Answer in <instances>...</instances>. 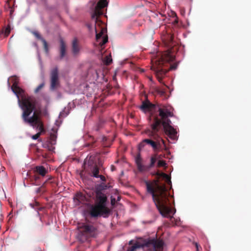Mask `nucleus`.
Listing matches in <instances>:
<instances>
[{"label":"nucleus","mask_w":251,"mask_h":251,"mask_svg":"<svg viewBox=\"0 0 251 251\" xmlns=\"http://www.w3.org/2000/svg\"><path fill=\"white\" fill-rule=\"evenodd\" d=\"M108 42L107 36H104L102 38V41L100 42V45L102 47L104 44Z\"/></svg>","instance_id":"obj_25"},{"label":"nucleus","mask_w":251,"mask_h":251,"mask_svg":"<svg viewBox=\"0 0 251 251\" xmlns=\"http://www.w3.org/2000/svg\"><path fill=\"white\" fill-rule=\"evenodd\" d=\"M60 57L61 59H62L66 54V45L65 42L63 41L62 39H60Z\"/></svg>","instance_id":"obj_17"},{"label":"nucleus","mask_w":251,"mask_h":251,"mask_svg":"<svg viewBox=\"0 0 251 251\" xmlns=\"http://www.w3.org/2000/svg\"><path fill=\"white\" fill-rule=\"evenodd\" d=\"M155 107V105L151 103L146 98V100L142 101V104L139 106L140 109L144 113L150 112Z\"/></svg>","instance_id":"obj_11"},{"label":"nucleus","mask_w":251,"mask_h":251,"mask_svg":"<svg viewBox=\"0 0 251 251\" xmlns=\"http://www.w3.org/2000/svg\"><path fill=\"white\" fill-rule=\"evenodd\" d=\"M45 85V84L44 83H42L41 84H40L34 90V92L35 93H38L42 88H43V87Z\"/></svg>","instance_id":"obj_26"},{"label":"nucleus","mask_w":251,"mask_h":251,"mask_svg":"<svg viewBox=\"0 0 251 251\" xmlns=\"http://www.w3.org/2000/svg\"><path fill=\"white\" fill-rule=\"evenodd\" d=\"M195 246H196V248L197 249V251H199V244L197 243H195Z\"/></svg>","instance_id":"obj_35"},{"label":"nucleus","mask_w":251,"mask_h":251,"mask_svg":"<svg viewBox=\"0 0 251 251\" xmlns=\"http://www.w3.org/2000/svg\"><path fill=\"white\" fill-rule=\"evenodd\" d=\"M50 89L52 91L56 89L60 86L59 71L57 67L52 68L50 72Z\"/></svg>","instance_id":"obj_10"},{"label":"nucleus","mask_w":251,"mask_h":251,"mask_svg":"<svg viewBox=\"0 0 251 251\" xmlns=\"http://www.w3.org/2000/svg\"><path fill=\"white\" fill-rule=\"evenodd\" d=\"M111 203L112 205H114L115 203V199H112L111 201Z\"/></svg>","instance_id":"obj_33"},{"label":"nucleus","mask_w":251,"mask_h":251,"mask_svg":"<svg viewBox=\"0 0 251 251\" xmlns=\"http://www.w3.org/2000/svg\"><path fill=\"white\" fill-rule=\"evenodd\" d=\"M10 29L8 28H6L5 30V33L7 35L10 33Z\"/></svg>","instance_id":"obj_34"},{"label":"nucleus","mask_w":251,"mask_h":251,"mask_svg":"<svg viewBox=\"0 0 251 251\" xmlns=\"http://www.w3.org/2000/svg\"><path fill=\"white\" fill-rule=\"evenodd\" d=\"M36 103V101L31 103H28L27 105L25 103L24 107L22 108L23 111L22 118L25 123L29 124L34 128L38 129L39 132L38 133H40L41 135L42 133L45 132V129H44L43 123L40 118V112L35 111L32 116L29 117V116L35 109Z\"/></svg>","instance_id":"obj_3"},{"label":"nucleus","mask_w":251,"mask_h":251,"mask_svg":"<svg viewBox=\"0 0 251 251\" xmlns=\"http://www.w3.org/2000/svg\"><path fill=\"white\" fill-rule=\"evenodd\" d=\"M82 198V196L80 194H78L77 195H76L75 196V197L74 198V200H77L78 201H80V198Z\"/></svg>","instance_id":"obj_30"},{"label":"nucleus","mask_w":251,"mask_h":251,"mask_svg":"<svg viewBox=\"0 0 251 251\" xmlns=\"http://www.w3.org/2000/svg\"><path fill=\"white\" fill-rule=\"evenodd\" d=\"M111 169H112V171H114V166H112Z\"/></svg>","instance_id":"obj_38"},{"label":"nucleus","mask_w":251,"mask_h":251,"mask_svg":"<svg viewBox=\"0 0 251 251\" xmlns=\"http://www.w3.org/2000/svg\"><path fill=\"white\" fill-rule=\"evenodd\" d=\"M7 83H8V85L9 86H10V82H9V79H8V80Z\"/></svg>","instance_id":"obj_37"},{"label":"nucleus","mask_w":251,"mask_h":251,"mask_svg":"<svg viewBox=\"0 0 251 251\" xmlns=\"http://www.w3.org/2000/svg\"><path fill=\"white\" fill-rule=\"evenodd\" d=\"M94 201V204H89L88 206V212L90 217L94 218L108 217L110 210L107 206V198L105 194L100 190L97 189Z\"/></svg>","instance_id":"obj_2"},{"label":"nucleus","mask_w":251,"mask_h":251,"mask_svg":"<svg viewBox=\"0 0 251 251\" xmlns=\"http://www.w3.org/2000/svg\"><path fill=\"white\" fill-rule=\"evenodd\" d=\"M107 0H100L92 14L91 17L95 22L96 39L97 42L101 39L106 29L102 26L103 23L100 19V17L103 14L102 9L107 6Z\"/></svg>","instance_id":"obj_6"},{"label":"nucleus","mask_w":251,"mask_h":251,"mask_svg":"<svg viewBox=\"0 0 251 251\" xmlns=\"http://www.w3.org/2000/svg\"><path fill=\"white\" fill-rule=\"evenodd\" d=\"M161 149L160 150H157V151H161L163 150L165 151H167L168 149L166 146L165 141L163 139V143H160Z\"/></svg>","instance_id":"obj_21"},{"label":"nucleus","mask_w":251,"mask_h":251,"mask_svg":"<svg viewBox=\"0 0 251 251\" xmlns=\"http://www.w3.org/2000/svg\"><path fill=\"white\" fill-rule=\"evenodd\" d=\"M152 175L156 176L158 177L151 181H145L147 192L151 195L152 200L160 214L163 217L172 219L176 210L172 209L168 205L170 194L166 185L160 183L159 180V177H162L168 182L171 183L170 177L166 174L159 171L152 173Z\"/></svg>","instance_id":"obj_1"},{"label":"nucleus","mask_w":251,"mask_h":251,"mask_svg":"<svg viewBox=\"0 0 251 251\" xmlns=\"http://www.w3.org/2000/svg\"><path fill=\"white\" fill-rule=\"evenodd\" d=\"M159 116L160 117L161 125L163 126L164 132L169 137L175 140L177 138V132L171 125V121L168 119L173 116V113L170 111L167 108L164 107L159 108L158 109Z\"/></svg>","instance_id":"obj_7"},{"label":"nucleus","mask_w":251,"mask_h":251,"mask_svg":"<svg viewBox=\"0 0 251 251\" xmlns=\"http://www.w3.org/2000/svg\"><path fill=\"white\" fill-rule=\"evenodd\" d=\"M35 203H36V206H39V203L38 202H36Z\"/></svg>","instance_id":"obj_39"},{"label":"nucleus","mask_w":251,"mask_h":251,"mask_svg":"<svg viewBox=\"0 0 251 251\" xmlns=\"http://www.w3.org/2000/svg\"><path fill=\"white\" fill-rule=\"evenodd\" d=\"M11 80L13 83L11 89L16 95L19 105L21 109L24 107L25 103L27 105L28 103H31L36 101L35 98L27 96L25 91L18 86L19 79L18 77L12 76L11 77Z\"/></svg>","instance_id":"obj_8"},{"label":"nucleus","mask_w":251,"mask_h":251,"mask_svg":"<svg viewBox=\"0 0 251 251\" xmlns=\"http://www.w3.org/2000/svg\"><path fill=\"white\" fill-rule=\"evenodd\" d=\"M90 139H92V141L90 143H87L85 144V146L89 148H94L95 146H94V144L96 141L94 140L93 137L91 136H88Z\"/></svg>","instance_id":"obj_20"},{"label":"nucleus","mask_w":251,"mask_h":251,"mask_svg":"<svg viewBox=\"0 0 251 251\" xmlns=\"http://www.w3.org/2000/svg\"><path fill=\"white\" fill-rule=\"evenodd\" d=\"M51 137H53V135H51Z\"/></svg>","instance_id":"obj_41"},{"label":"nucleus","mask_w":251,"mask_h":251,"mask_svg":"<svg viewBox=\"0 0 251 251\" xmlns=\"http://www.w3.org/2000/svg\"><path fill=\"white\" fill-rule=\"evenodd\" d=\"M156 161V155L151 156V163H150V164L149 165H148V166H146V167L147 168H146V169H145V172L149 171L150 168L153 167L154 166V164H155Z\"/></svg>","instance_id":"obj_19"},{"label":"nucleus","mask_w":251,"mask_h":251,"mask_svg":"<svg viewBox=\"0 0 251 251\" xmlns=\"http://www.w3.org/2000/svg\"><path fill=\"white\" fill-rule=\"evenodd\" d=\"M140 248V245L138 244H135L133 246L129 247L127 251H136V249Z\"/></svg>","instance_id":"obj_24"},{"label":"nucleus","mask_w":251,"mask_h":251,"mask_svg":"<svg viewBox=\"0 0 251 251\" xmlns=\"http://www.w3.org/2000/svg\"><path fill=\"white\" fill-rule=\"evenodd\" d=\"M35 172L42 176H44L48 173V170L43 166H37L35 168Z\"/></svg>","instance_id":"obj_18"},{"label":"nucleus","mask_w":251,"mask_h":251,"mask_svg":"<svg viewBox=\"0 0 251 251\" xmlns=\"http://www.w3.org/2000/svg\"><path fill=\"white\" fill-rule=\"evenodd\" d=\"M146 144L147 143L145 141V139L143 140L141 142H140L138 146V149L139 151H141L143 149V148H144Z\"/></svg>","instance_id":"obj_23"},{"label":"nucleus","mask_w":251,"mask_h":251,"mask_svg":"<svg viewBox=\"0 0 251 251\" xmlns=\"http://www.w3.org/2000/svg\"><path fill=\"white\" fill-rule=\"evenodd\" d=\"M96 130H99V128L98 127Z\"/></svg>","instance_id":"obj_40"},{"label":"nucleus","mask_w":251,"mask_h":251,"mask_svg":"<svg viewBox=\"0 0 251 251\" xmlns=\"http://www.w3.org/2000/svg\"><path fill=\"white\" fill-rule=\"evenodd\" d=\"M41 188L42 187H41L40 188H38L36 189V193H39L41 192Z\"/></svg>","instance_id":"obj_32"},{"label":"nucleus","mask_w":251,"mask_h":251,"mask_svg":"<svg viewBox=\"0 0 251 251\" xmlns=\"http://www.w3.org/2000/svg\"><path fill=\"white\" fill-rule=\"evenodd\" d=\"M151 129L147 130L146 133L150 137V139H145V141L147 144L150 145L154 151L161 149L160 143H163V139L158 135V132L161 126V121L157 116H154L153 121L151 123V118H149Z\"/></svg>","instance_id":"obj_4"},{"label":"nucleus","mask_w":251,"mask_h":251,"mask_svg":"<svg viewBox=\"0 0 251 251\" xmlns=\"http://www.w3.org/2000/svg\"><path fill=\"white\" fill-rule=\"evenodd\" d=\"M164 242L158 239H149L143 245L144 251H163Z\"/></svg>","instance_id":"obj_9"},{"label":"nucleus","mask_w":251,"mask_h":251,"mask_svg":"<svg viewBox=\"0 0 251 251\" xmlns=\"http://www.w3.org/2000/svg\"><path fill=\"white\" fill-rule=\"evenodd\" d=\"M174 60L175 57L173 55H171L170 53H165L162 54L161 57L158 60H156L155 64L151 67V69L154 72L159 82L162 83L163 76L169 70H176L177 68V63L171 64L168 70L163 68V65L164 64L173 62Z\"/></svg>","instance_id":"obj_5"},{"label":"nucleus","mask_w":251,"mask_h":251,"mask_svg":"<svg viewBox=\"0 0 251 251\" xmlns=\"http://www.w3.org/2000/svg\"><path fill=\"white\" fill-rule=\"evenodd\" d=\"M167 44L169 45H171L173 42L174 36L172 34H168L167 36Z\"/></svg>","instance_id":"obj_22"},{"label":"nucleus","mask_w":251,"mask_h":251,"mask_svg":"<svg viewBox=\"0 0 251 251\" xmlns=\"http://www.w3.org/2000/svg\"><path fill=\"white\" fill-rule=\"evenodd\" d=\"M32 34L39 40H40L43 44L44 49L46 53L49 52V47L47 41L44 39L37 31H34L32 32Z\"/></svg>","instance_id":"obj_16"},{"label":"nucleus","mask_w":251,"mask_h":251,"mask_svg":"<svg viewBox=\"0 0 251 251\" xmlns=\"http://www.w3.org/2000/svg\"><path fill=\"white\" fill-rule=\"evenodd\" d=\"M135 162L138 170L141 173L145 172V169L147 168L146 165H143L142 163V158L140 153L136 155Z\"/></svg>","instance_id":"obj_13"},{"label":"nucleus","mask_w":251,"mask_h":251,"mask_svg":"<svg viewBox=\"0 0 251 251\" xmlns=\"http://www.w3.org/2000/svg\"><path fill=\"white\" fill-rule=\"evenodd\" d=\"M91 171L92 174V176L96 178H100L102 181H105L106 178L102 175H99V169L97 165H95L91 169Z\"/></svg>","instance_id":"obj_15"},{"label":"nucleus","mask_w":251,"mask_h":251,"mask_svg":"<svg viewBox=\"0 0 251 251\" xmlns=\"http://www.w3.org/2000/svg\"><path fill=\"white\" fill-rule=\"evenodd\" d=\"M0 147H1V145H0Z\"/></svg>","instance_id":"obj_42"},{"label":"nucleus","mask_w":251,"mask_h":251,"mask_svg":"<svg viewBox=\"0 0 251 251\" xmlns=\"http://www.w3.org/2000/svg\"><path fill=\"white\" fill-rule=\"evenodd\" d=\"M166 165V163L164 160H159L157 163V166L158 167H164Z\"/></svg>","instance_id":"obj_27"},{"label":"nucleus","mask_w":251,"mask_h":251,"mask_svg":"<svg viewBox=\"0 0 251 251\" xmlns=\"http://www.w3.org/2000/svg\"><path fill=\"white\" fill-rule=\"evenodd\" d=\"M105 62L106 65H109L112 62V59L111 58V56L108 57L106 56L105 58Z\"/></svg>","instance_id":"obj_29"},{"label":"nucleus","mask_w":251,"mask_h":251,"mask_svg":"<svg viewBox=\"0 0 251 251\" xmlns=\"http://www.w3.org/2000/svg\"><path fill=\"white\" fill-rule=\"evenodd\" d=\"M48 180L46 181L42 185L41 187H44L45 186V184L47 182Z\"/></svg>","instance_id":"obj_36"},{"label":"nucleus","mask_w":251,"mask_h":251,"mask_svg":"<svg viewBox=\"0 0 251 251\" xmlns=\"http://www.w3.org/2000/svg\"><path fill=\"white\" fill-rule=\"evenodd\" d=\"M40 176L38 175H34L33 176V179H34V181H35V182H32V184H34V185H38L39 184L36 183V182L39 180L40 179Z\"/></svg>","instance_id":"obj_28"},{"label":"nucleus","mask_w":251,"mask_h":251,"mask_svg":"<svg viewBox=\"0 0 251 251\" xmlns=\"http://www.w3.org/2000/svg\"><path fill=\"white\" fill-rule=\"evenodd\" d=\"M83 228L84 233L89 237H95L97 234V228L92 225H85Z\"/></svg>","instance_id":"obj_12"},{"label":"nucleus","mask_w":251,"mask_h":251,"mask_svg":"<svg viewBox=\"0 0 251 251\" xmlns=\"http://www.w3.org/2000/svg\"><path fill=\"white\" fill-rule=\"evenodd\" d=\"M80 50V47L78 41L76 38H75L72 44V50L74 55H77L79 54Z\"/></svg>","instance_id":"obj_14"},{"label":"nucleus","mask_w":251,"mask_h":251,"mask_svg":"<svg viewBox=\"0 0 251 251\" xmlns=\"http://www.w3.org/2000/svg\"><path fill=\"white\" fill-rule=\"evenodd\" d=\"M40 136V133H37L36 134L33 135L32 136V139L33 140H36Z\"/></svg>","instance_id":"obj_31"}]
</instances>
